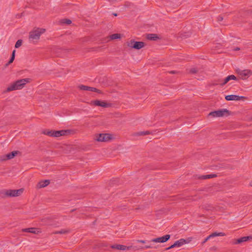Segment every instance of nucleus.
Masks as SVG:
<instances>
[{
	"mask_svg": "<svg viewBox=\"0 0 252 252\" xmlns=\"http://www.w3.org/2000/svg\"><path fill=\"white\" fill-rule=\"evenodd\" d=\"M29 82V79H23L17 80L11 84L7 88L8 91L20 90L24 88V86Z\"/></svg>",
	"mask_w": 252,
	"mask_h": 252,
	"instance_id": "f257e3e1",
	"label": "nucleus"
},
{
	"mask_svg": "<svg viewBox=\"0 0 252 252\" xmlns=\"http://www.w3.org/2000/svg\"><path fill=\"white\" fill-rule=\"evenodd\" d=\"M45 32L44 29L37 28L29 33V40L31 42H35L39 39L40 35Z\"/></svg>",
	"mask_w": 252,
	"mask_h": 252,
	"instance_id": "f03ea898",
	"label": "nucleus"
},
{
	"mask_svg": "<svg viewBox=\"0 0 252 252\" xmlns=\"http://www.w3.org/2000/svg\"><path fill=\"white\" fill-rule=\"evenodd\" d=\"M24 189H8L3 191V197H14L20 196L23 192Z\"/></svg>",
	"mask_w": 252,
	"mask_h": 252,
	"instance_id": "7ed1b4c3",
	"label": "nucleus"
},
{
	"mask_svg": "<svg viewBox=\"0 0 252 252\" xmlns=\"http://www.w3.org/2000/svg\"><path fill=\"white\" fill-rule=\"evenodd\" d=\"M229 114V111L226 109H222L219 110L210 112L208 114L209 117L213 118L221 117L224 116H227Z\"/></svg>",
	"mask_w": 252,
	"mask_h": 252,
	"instance_id": "20e7f679",
	"label": "nucleus"
},
{
	"mask_svg": "<svg viewBox=\"0 0 252 252\" xmlns=\"http://www.w3.org/2000/svg\"><path fill=\"white\" fill-rule=\"evenodd\" d=\"M68 133V131L67 130H61L58 131H48L47 132H44V134L50 136L58 137L64 135Z\"/></svg>",
	"mask_w": 252,
	"mask_h": 252,
	"instance_id": "39448f33",
	"label": "nucleus"
},
{
	"mask_svg": "<svg viewBox=\"0 0 252 252\" xmlns=\"http://www.w3.org/2000/svg\"><path fill=\"white\" fill-rule=\"evenodd\" d=\"M236 72L242 80H245L251 75V71L248 69H237Z\"/></svg>",
	"mask_w": 252,
	"mask_h": 252,
	"instance_id": "423d86ee",
	"label": "nucleus"
},
{
	"mask_svg": "<svg viewBox=\"0 0 252 252\" xmlns=\"http://www.w3.org/2000/svg\"><path fill=\"white\" fill-rule=\"evenodd\" d=\"M127 45L128 47L139 50L144 46V43L141 41H135L131 40L128 42Z\"/></svg>",
	"mask_w": 252,
	"mask_h": 252,
	"instance_id": "0eeeda50",
	"label": "nucleus"
},
{
	"mask_svg": "<svg viewBox=\"0 0 252 252\" xmlns=\"http://www.w3.org/2000/svg\"><path fill=\"white\" fill-rule=\"evenodd\" d=\"M112 139V136L109 133L100 134L95 138V140L99 142H108Z\"/></svg>",
	"mask_w": 252,
	"mask_h": 252,
	"instance_id": "6e6552de",
	"label": "nucleus"
},
{
	"mask_svg": "<svg viewBox=\"0 0 252 252\" xmlns=\"http://www.w3.org/2000/svg\"><path fill=\"white\" fill-rule=\"evenodd\" d=\"M170 238L169 234L165 235L163 236L154 238L151 240V242L155 243H164L167 241Z\"/></svg>",
	"mask_w": 252,
	"mask_h": 252,
	"instance_id": "1a4fd4ad",
	"label": "nucleus"
},
{
	"mask_svg": "<svg viewBox=\"0 0 252 252\" xmlns=\"http://www.w3.org/2000/svg\"><path fill=\"white\" fill-rule=\"evenodd\" d=\"M244 97L242 96H239L237 95H234V94H231V95H226L225 97V98L227 101H230V100H240L242 98H243Z\"/></svg>",
	"mask_w": 252,
	"mask_h": 252,
	"instance_id": "9d476101",
	"label": "nucleus"
},
{
	"mask_svg": "<svg viewBox=\"0 0 252 252\" xmlns=\"http://www.w3.org/2000/svg\"><path fill=\"white\" fill-rule=\"evenodd\" d=\"M79 88L82 90L98 92V90L95 88L88 87V86H84V85L79 86Z\"/></svg>",
	"mask_w": 252,
	"mask_h": 252,
	"instance_id": "9b49d317",
	"label": "nucleus"
},
{
	"mask_svg": "<svg viewBox=\"0 0 252 252\" xmlns=\"http://www.w3.org/2000/svg\"><path fill=\"white\" fill-rule=\"evenodd\" d=\"M188 241L187 240L184 239H180V240L176 241L174 243V246H176V247H180L183 245L187 244Z\"/></svg>",
	"mask_w": 252,
	"mask_h": 252,
	"instance_id": "f8f14e48",
	"label": "nucleus"
},
{
	"mask_svg": "<svg viewBox=\"0 0 252 252\" xmlns=\"http://www.w3.org/2000/svg\"><path fill=\"white\" fill-rule=\"evenodd\" d=\"M111 248L113 249H116L117 250H123V251H126L129 250L130 247H127L125 245H114L111 246Z\"/></svg>",
	"mask_w": 252,
	"mask_h": 252,
	"instance_id": "ddd939ff",
	"label": "nucleus"
},
{
	"mask_svg": "<svg viewBox=\"0 0 252 252\" xmlns=\"http://www.w3.org/2000/svg\"><path fill=\"white\" fill-rule=\"evenodd\" d=\"M50 184V180H45L44 181H40L37 184V187L38 188H44Z\"/></svg>",
	"mask_w": 252,
	"mask_h": 252,
	"instance_id": "4468645a",
	"label": "nucleus"
},
{
	"mask_svg": "<svg viewBox=\"0 0 252 252\" xmlns=\"http://www.w3.org/2000/svg\"><path fill=\"white\" fill-rule=\"evenodd\" d=\"M236 77L234 75H229L224 79L223 82L220 83V84L221 85H224L230 80H236Z\"/></svg>",
	"mask_w": 252,
	"mask_h": 252,
	"instance_id": "2eb2a0df",
	"label": "nucleus"
},
{
	"mask_svg": "<svg viewBox=\"0 0 252 252\" xmlns=\"http://www.w3.org/2000/svg\"><path fill=\"white\" fill-rule=\"evenodd\" d=\"M94 104L96 106H101L104 108L107 107L109 104L103 101L96 100L94 102Z\"/></svg>",
	"mask_w": 252,
	"mask_h": 252,
	"instance_id": "dca6fc26",
	"label": "nucleus"
},
{
	"mask_svg": "<svg viewBox=\"0 0 252 252\" xmlns=\"http://www.w3.org/2000/svg\"><path fill=\"white\" fill-rule=\"evenodd\" d=\"M147 38L149 40L155 41L158 39V36L156 34L151 33L147 34Z\"/></svg>",
	"mask_w": 252,
	"mask_h": 252,
	"instance_id": "f3484780",
	"label": "nucleus"
},
{
	"mask_svg": "<svg viewBox=\"0 0 252 252\" xmlns=\"http://www.w3.org/2000/svg\"><path fill=\"white\" fill-rule=\"evenodd\" d=\"M18 152L17 151H13L11 153L8 154L6 155V158L7 159H10L13 158L17 154Z\"/></svg>",
	"mask_w": 252,
	"mask_h": 252,
	"instance_id": "a211bd4d",
	"label": "nucleus"
},
{
	"mask_svg": "<svg viewBox=\"0 0 252 252\" xmlns=\"http://www.w3.org/2000/svg\"><path fill=\"white\" fill-rule=\"evenodd\" d=\"M23 231L25 232L32 233H36L37 231V230L34 228H25V229H23Z\"/></svg>",
	"mask_w": 252,
	"mask_h": 252,
	"instance_id": "6ab92c4d",
	"label": "nucleus"
},
{
	"mask_svg": "<svg viewBox=\"0 0 252 252\" xmlns=\"http://www.w3.org/2000/svg\"><path fill=\"white\" fill-rule=\"evenodd\" d=\"M225 235V234L223 232H214L210 234L211 238L217 237V236H223Z\"/></svg>",
	"mask_w": 252,
	"mask_h": 252,
	"instance_id": "aec40b11",
	"label": "nucleus"
},
{
	"mask_svg": "<svg viewBox=\"0 0 252 252\" xmlns=\"http://www.w3.org/2000/svg\"><path fill=\"white\" fill-rule=\"evenodd\" d=\"M249 238H250V237L248 236H245V237H241V238H239V239H238L237 243H241L242 242H246L247 241H248L249 239Z\"/></svg>",
	"mask_w": 252,
	"mask_h": 252,
	"instance_id": "412c9836",
	"label": "nucleus"
},
{
	"mask_svg": "<svg viewBox=\"0 0 252 252\" xmlns=\"http://www.w3.org/2000/svg\"><path fill=\"white\" fill-rule=\"evenodd\" d=\"M121 37V35L118 33L113 34L110 36L111 39H119Z\"/></svg>",
	"mask_w": 252,
	"mask_h": 252,
	"instance_id": "4be33fe9",
	"label": "nucleus"
},
{
	"mask_svg": "<svg viewBox=\"0 0 252 252\" xmlns=\"http://www.w3.org/2000/svg\"><path fill=\"white\" fill-rule=\"evenodd\" d=\"M151 241L150 242V241H148V242H146V245L144 246H143V247H142V249H149V248H153V246L152 245V244H151Z\"/></svg>",
	"mask_w": 252,
	"mask_h": 252,
	"instance_id": "5701e85b",
	"label": "nucleus"
},
{
	"mask_svg": "<svg viewBox=\"0 0 252 252\" xmlns=\"http://www.w3.org/2000/svg\"><path fill=\"white\" fill-rule=\"evenodd\" d=\"M149 133V131H140V132H137L136 133V135H147Z\"/></svg>",
	"mask_w": 252,
	"mask_h": 252,
	"instance_id": "b1692460",
	"label": "nucleus"
},
{
	"mask_svg": "<svg viewBox=\"0 0 252 252\" xmlns=\"http://www.w3.org/2000/svg\"><path fill=\"white\" fill-rule=\"evenodd\" d=\"M22 44V40L21 39H19L16 42V44L15 45V47L16 48H18L21 46Z\"/></svg>",
	"mask_w": 252,
	"mask_h": 252,
	"instance_id": "393cba45",
	"label": "nucleus"
},
{
	"mask_svg": "<svg viewBox=\"0 0 252 252\" xmlns=\"http://www.w3.org/2000/svg\"><path fill=\"white\" fill-rule=\"evenodd\" d=\"M15 50H14L13 52H12V55H11V58L8 62L9 63H12V62L13 61V60H14V58H15Z\"/></svg>",
	"mask_w": 252,
	"mask_h": 252,
	"instance_id": "a878e982",
	"label": "nucleus"
},
{
	"mask_svg": "<svg viewBox=\"0 0 252 252\" xmlns=\"http://www.w3.org/2000/svg\"><path fill=\"white\" fill-rule=\"evenodd\" d=\"M62 23L66 25H69L71 23V21L69 19H63L62 20Z\"/></svg>",
	"mask_w": 252,
	"mask_h": 252,
	"instance_id": "bb28decb",
	"label": "nucleus"
},
{
	"mask_svg": "<svg viewBox=\"0 0 252 252\" xmlns=\"http://www.w3.org/2000/svg\"><path fill=\"white\" fill-rule=\"evenodd\" d=\"M215 176V175L214 174H209V175L203 176L202 177V178L204 179H208V178H211L214 177Z\"/></svg>",
	"mask_w": 252,
	"mask_h": 252,
	"instance_id": "cd10ccee",
	"label": "nucleus"
},
{
	"mask_svg": "<svg viewBox=\"0 0 252 252\" xmlns=\"http://www.w3.org/2000/svg\"><path fill=\"white\" fill-rule=\"evenodd\" d=\"M210 238H211V237L210 235H209L208 237H207L202 242V244H204L205 243H206L208 240H209Z\"/></svg>",
	"mask_w": 252,
	"mask_h": 252,
	"instance_id": "c85d7f7f",
	"label": "nucleus"
},
{
	"mask_svg": "<svg viewBox=\"0 0 252 252\" xmlns=\"http://www.w3.org/2000/svg\"><path fill=\"white\" fill-rule=\"evenodd\" d=\"M217 19H218V22H220L222 21L223 18L221 16H218Z\"/></svg>",
	"mask_w": 252,
	"mask_h": 252,
	"instance_id": "c756f323",
	"label": "nucleus"
},
{
	"mask_svg": "<svg viewBox=\"0 0 252 252\" xmlns=\"http://www.w3.org/2000/svg\"><path fill=\"white\" fill-rule=\"evenodd\" d=\"M174 247H176V246H174V244L173 245H172L171 246H170V247H168L166 248V250H170L172 248H173Z\"/></svg>",
	"mask_w": 252,
	"mask_h": 252,
	"instance_id": "7c9ffc66",
	"label": "nucleus"
},
{
	"mask_svg": "<svg viewBox=\"0 0 252 252\" xmlns=\"http://www.w3.org/2000/svg\"><path fill=\"white\" fill-rule=\"evenodd\" d=\"M137 242L138 243H146V241L144 240H137Z\"/></svg>",
	"mask_w": 252,
	"mask_h": 252,
	"instance_id": "2f4dec72",
	"label": "nucleus"
},
{
	"mask_svg": "<svg viewBox=\"0 0 252 252\" xmlns=\"http://www.w3.org/2000/svg\"><path fill=\"white\" fill-rule=\"evenodd\" d=\"M239 50H240V48H238V47H236V48H235L233 49L234 51H238Z\"/></svg>",
	"mask_w": 252,
	"mask_h": 252,
	"instance_id": "473e14b6",
	"label": "nucleus"
},
{
	"mask_svg": "<svg viewBox=\"0 0 252 252\" xmlns=\"http://www.w3.org/2000/svg\"><path fill=\"white\" fill-rule=\"evenodd\" d=\"M191 72L192 73H195V72H196V70L194 69H193L191 70Z\"/></svg>",
	"mask_w": 252,
	"mask_h": 252,
	"instance_id": "72a5a7b5",
	"label": "nucleus"
},
{
	"mask_svg": "<svg viewBox=\"0 0 252 252\" xmlns=\"http://www.w3.org/2000/svg\"><path fill=\"white\" fill-rule=\"evenodd\" d=\"M113 15L115 16H117V13H113Z\"/></svg>",
	"mask_w": 252,
	"mask_h": 252,
	"instance_id": "f704fd0d",
	"label": "nucleus"
},
{
	"mask_svg": "<svg viewBox=\"0 0 252 252\" xmlns=\"http://www.w3.org/2000/svg\"><path fill=\"white\" fill-rule=\"evenodd\" d=\"M250 186H252V181L250 183Z\"/></svg>",
	"mask_w": 252,
	"mask_h": 252,
	"instance_id": "c9c22d12",
	"label": "nucleus"
},
{
	"mask_svg": "<svg viewBox=\"0 0 252 252\" xmlns=\"http://www.w3.org/2000/svg\"><path fill=\"white\" fill-rule=\"evenodd\" d=\"M171 73H174L175 72L174 71L171 72Z\"/></svg>",
	"mask_w": 252,
	"mask_h": 252,
	"instance_id": "e433bc0d",
	"label": "nucleus"
},
{
	"mask_svg": "<svg viewBox=\"0 0 252 252\" xmlns=\"http://www.w3.org/2000/svg\"><path fill=\"white\" fill-rule=\"evenodd\" d=\"M252 75V71H251V75Z\"/></svg>",
	"mask_w": 252,
	"mask_h": 252,
	"instance_id": "4c0bfd02",
	"label": "nucleus"
}]
</instances>
